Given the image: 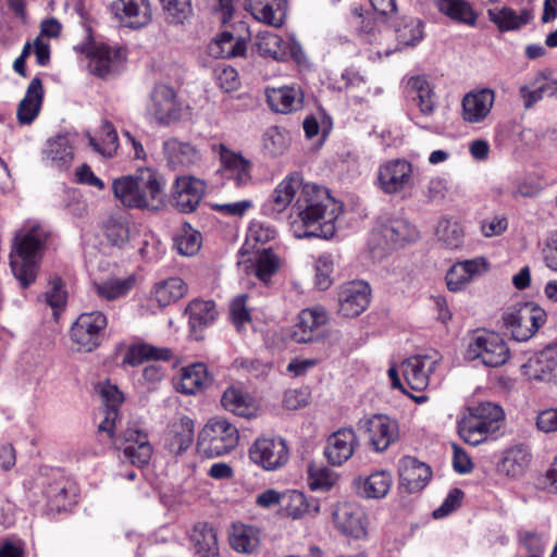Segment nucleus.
<instances>
[{
    "instance_id": "1",
    "label": "nucleus",
    "mask_w": 557,
    "mask_h": 557,
    "mask_svg": "<svg viewBox=\"0 0 557 557\" xmlns=\"http://www.w3.org/2000/svg\"><path fill=\"white\" fill-rule=\"evenodd\" d=\"M295 197L290 215L294 235L297 238H331L335 234V222L342 207L327 189L315 184H304L297 173L288 175L271 195L272 211L283 212Z\"/></svg>"
},
{
    "instance_id": "2",
    "label": "nucleus",
    "mask_w": 557,
    "mask_h": 557,
    "mask_svg": "<svg viewBox=\"0 0 557 557\" xmlns=\"http://www.w3.org/2000/svg\"><path fill=\"white\" fill-rule=\"evenodd\" d=\"M163 178L151 169H141L135 175L113 180L112 191L122 206L157 210L164 199Z\"/></svg>"
},
{
    "instance_id": "3",
    "label": "nucleus",
    "mask_w": 557,
    "mask_h": 557,
    "mask_svg": "<svg viewBox=\"0 0 557 557\" xmlns=\"http://www.w3.org/2000/svg\"><path fill=\"white\" fill-rule=\"evenodd\" d=\"M49 233L38 223L21 228L14 237L10 265L23 287L35 282Z\"/></svg>"
},
{
    "instance_id": "4",
    "label": "nucleus",
    "mask_w": 557,
    "mask_h": 557,
    "mask_svg": "<svg viewBox=\"0 0 557 557\" xmlns=\"http://www.w3.org/2000/svg\"><path fill=\"white\" fill-rule=\"evenodd\" d=\"M503 419L502 407L493 403H482L468 408V413L458 422V434L466 443L476 446L499 430Z\"/></svg>"
},
{
    "instance_id": "5",
    "label": "nucleus",
    "mask_w": 557,
    "mask_h": 557,
    "mask_svg": "<svg viewBox=\"0 0 557 557\" xmlns=\"http://www.w3.org/2000/svg\"><path fill=\"white\" fill-rule=\"evenodd\" d=\"M239 441L237 428L224 418L210 419L199 432L197 450L200 455L214 458L233 450Z\"/></svg>"
},
{
    "instance_id": "6",
    "label": "nucleus",
    "mask_w": 557,
    "mask_h": 557,
    "mask_svg": "<svg viewBox=\"0 0 557 557\" xmlns=\"http://www.w3.org/2000/svg\"><path fill=\"white\" fill-rule=\"evenodd\" d=\"M419 237L417 228L405 219L379 222L371 232L369 247L373 253L384 255Z\"/></svg>"
},
{
    "instance_id": "7",
    "label": "nucleus",
    "mask_w": 557,
    "mask_h": 557,
    "mask_svg": "<svg viewBox=\"0 0 557 557\" xmlns=\"http://www.w3.org/2000/svg\"><path fill=\"white\" fill-rule=\"evenodd\" d=\"M510 350L505 339L495 332H483L473 336L467 348L469 360H479L483 366L497 368L505 364Z\"/></svg>"
},
{
    "instance_id": "8",
    "label": "nucleus",
    "mask_w": 557,
    "mask_h": 557,
    "mask_svg": "<svg viewBox=\"0 0 557 557\" xmlns=\"http://www.w3.org/2000/svg\"><path fill=\"white\" fill-rule=\"evenodd\" d=\"M545 320L546 314L544 310L530 302L524 304L518 309H510L503 314L505 327L517 342H524L531 338L545 323Z\"/></svg>"
},
{
    "instance_id": "9",
    "label": "nucleus",
    "mask_w": 557,
    "mask_h": 557,
    "mask_svg": "<svg viewBox=\"0 0 557 557\" xmlns=\"http://www.w3.org/2000/svg\"><path fill=\"white\" fill-rule=\"evenodd\" d=\"M250 460L267 471L282 468L289 458L286 441L280 436H259L249 448Z\"/></svg>"
},
{
    "instance_id": "10",
    "label": "nucleus",
    "mask_w": 557,
    "mask_h": 557,
    "mask_svg": "<svg viewBox=\"0 0 557 557\" xmlns=\"http://www.w3.org/2000/svg\"><path fill=\"white\" fill-rule=\"evenodd\" d=\"M107 324V317L101 311L82 313L71 327V338L79 350L92 351L100 345Z\"/></svg>"
},
{
    "instance_id": "11",
    "label": "nucleus",
    "mask_w": 557,
    "mask_h": 557,
    "mask_svg": "<svg viewBox=\"0 0 557 557\" xmlns=\"http://www.w3.org/2000/svg\"><path fill=\"white\" fill-rule=\"evenodd\" d=\"M212 151L219 156V173L234 182L237 187L247 186L252 181V162L240 152L231 150L224 144L213 145Z\"/></svg>"
},
{
    "instance_id": "12",
    "label": "nucleus",
    "mask_w": 557,
    "mask_h": 557,
    "mask_svg": "<svg viewBox=\"0 0 557 557\" xmlns=\"http://www.w3.org/2000/svg\"><path fill=\"white\" fill-rule=\"evenodd\" d=\"M358 425L368 433L370 445L376 453L385 451L399 438L397 421L385 414L360 419Z\"/></svg>"
},
{
    "instance_id": "13",
    "label": "nucleus",
    "mask_w": 557,
    "mask_h": 557,
    "mask_svg": "<svg viewBox=\"0 0 557 557\" xmlns=\"http://www.w3.org/2000/svg\"><path fill=\"white\" fill-rule=\"evenodd\" d=\"M370 297L371 288L367 282H347L338 293V312L346 318H356L368 308Z\"/></svg>"
},
{
    "instance_id": "14",
    "label": "nucleus",
    "mask_w": 557,
    "mask_h": 557,
    "mask_svg": "<svg viewBox=\"0 0 557 557\" xmlns=\"http://www.w3.org/2000/svg\"><path fill=\"white\" fill-rule=\"evenodd\" d=\"M117 440L122 441L120 449H122L125 460L138 468L148 465L152 456V446L147 433L137 428H127L119 435Z\"/></svg>"
},
{
    "instance_id": "15",
    "label": "nucleus",
    "mask_w": 557,
    "mask_h": 557,
    "mask_svg": "<svg viewBox=\"0 0 557 557\" xmlns=\"http://www.w3.org/2000/svg\"><path fill=\"white\" fill-rule=\"evenodd\" d=\"M495 102V91L491 88H474L461 100V119L469 124L486 120Z\"/></svg>"
},
{
    "instance_id": "16",
    "label": "nucleus",
    "mask_w": 557,
    "mask_h": 557,
    "mask_svg": "<svg viewBox=\"0 0 557 557\" xmlns=\"http://www.w3.org/2000/svg\"><path fill=\"white\" fill-rule=\"evenodd\" d=\"M112 11L119 22L128 28L138 29L152 21L149 0H115Z\"/></svg>"
},
{
    "instance_id": "17",
    "label": "nucleus",
    "mask_w": 557,
    "mask_h": 557,
    "mask_svg": "<svg viewBox=\"0 0 557 557\" xmlns=\"http://www.w3.org/2000/svg\"><path fill=\"white\" fill-rule=\"evenodd\" d=\"M206 190L203 181L194 176L177 177L172 195L173 206L183 213L196 210Z\"/></svg>"
},
{
    "instance_id": "18",
    "label": "nucleus",
    "mask_w": 557,
    "mask_h": 557,
    "mask_svg": "<svg viewBox=\"0 0 557 557\" xmlns=\"http://www.w3.org/2000/svg\"><path fill=\"white\" fill-rule=\"evenodd\" d=\"M151 114L161 124H171L181 116V106L174 89L168 85H157L151 92Z\"/></svg>"
},
{
    "instance_id": "19",
    "label": "nucleus",
    "mask_w": 557,
    "mask_h": 557,
    "mask_svg": "<svg viewBox=\"0 0 557 557\" xmlns=\"http://www.w3.org/2000/svg\"><path fill=\"white\" fill-rule=\"evenodd\" d=\"M364 518L363 510L354 503L339 504L333 512L336 529L354 539H362L367 535Z\"/></svg>"
},
{
    "instance_id": "20",
    "label": "nucleus",
    "mask_w": 557,
    "mask_h": 557,
    "mask_svg": "<svg viewBox=\"0 0 557 557\" xmlns=\"http://www.w3.org/2000/svg\"><path fill=\"white\" fill-rule=\"evenodd\" d=\"M412 166L401 159L391 160L379 169V183L386 194H396L406 188L411 180Z\"/></svg>"
},
{
    "instance_id": "21",
    "label": "nucleus",
    "mask_w": 557,
    "mask_h": 557,
    "mask_svg": "<svg viewBox=\"0 0 557 557\" xmlns=\"http://www.w3.org/2000/svg\"><path fill=\"white\" fill-rule=\"evenodd\" d=\"M87 57L90 72L99 77H106L117 71L124 59V51L104 45H92L87 50Z\"/></svg>"
},
{
    "instance_id": "22",
    "label": "nucleus",
    "mask_w": 557,
    "mask_h": 557,
    "mask_svg": "<svg viewBox=\"0 0 557 557\" xmlns=\"http://www.w3.org/2000/svg\"><path fill=\"white\" fill-rule=\"evenodd\" d=\"M399 484L409 493L422 490L431 479L430 467L414 457L406 456L398 465Z\"/></svg>"
},
{
    "instance_id": "23",
    "label": "nucleus",
    "mask_w": 557,
    "mask_h": 557,
    "mask_svg": "<svg viewBox=\"0 0 557 557\" xmlns=\"http://www.w3.org/2000/svg\"><path fill=\"white\" fill-rule=\"evenodd\" d=\"M357 443L352 429H339L329 436L324 455L331 465L342 466L352 456Z\"/></svg>"
},
{
    "instance_id": "24",
    "label": "nucleus",
    "mask_w": 557,
    "mask_h": 557,
    "mask_svg": "<svg viewBox=\"0 0 557 557\" xmlns=\"http://www.w3.org/2000/svg\"><path fill=\"white\" fill-rule=\"evenodd\" d=\"M436 361L428 356H412L403 362V374L413 391H423L429 385V374L435 369Z\"/></svg>"
},
{
    "instance_id": "25",
    "label": "nucleus",
    "mask_w": 557,
    "mask_h": 557,
    "mask_svg": "<svg viewBox=\"0 0 557 557\" xmlns=\"http://www.w3.org/2000/svg\"><path fill=\"white\" fill-rule=\"evenodd\" d=\"M102 404L104 406V418L98 426V431L107 433L110 440L114 438L116 424L119 422V407L124 397L115 385L106 384L100 391Z\"/></svg>"
},
{
    "instance_id": "26",
    "label": "nucleus",
    "mask_w": 557,
    "mask_h": 557,
    "mask_svg": "<svg viewBox=\"0 0 557 557\" xmlns=\"http://www.w3.org/2000/svg\"><path fill=\"white\" fill-rule=\"evenodd\" d=\"M44 100V87L39 77H34L24 98L20 101L16 109L17 122L21 125L32 124L39 115Z\"/></svg>"
},
{
    "instance_id": "27",
    "label": "nucleus",
    "mask_w": 557,
    "mask_h": 557,
    "mask_svg": "<svg viewBox=\"0 0 557 557\" xmlns=\"http://www.w3.org/2000/svg\"><path fill=\"white\" fill-rule=\"evenodd\" d=\"M163 154L173 170L188 168L200 159L195 146L176 138H170L163 143Z\"/></svg>"
},
{
    "instance_id": "28",
    "label": "nucleus",
    "mask_w": 557,
    "mask_h": 557,
    "mask_svg": "<svg viewBox=\"0 0 557 557\" xmlns=\"http://www.w3.org/2000/svg\"><path fill=\"white\" fill-rule=\"evenodd\" d=\"M287 0H245L246 10L260 22L280 27L283 24Z\"/></svg>"
},
{
    "instance_id": "29",
    "label": "nucleus",
    "mask_w": 557,
    "mask_h": 557,
    "mask_svg": "<svg viewBox=\"0 0 557 557\" xmlns=\"http://www.w3.org/2000/svg\"><path fill=\"white\" fill-rule=\"evenodd\" d=\"M327 321L326 312L320 308L304 309L298 315V322L293 332L297 343H308L314 337L317 330Z\"/></svg>"
},
{
    "instance_id": "30",
    "label": "nucleus",
    "mask_w": 557,
    "mask_h": 557,
    "mask_svg": "<svg viewBox=\"0 0 557 557\" xmlns=\"http://www.w3.org/2000/svg\"><path fill=\"white\" fill-rule=\"evenodd\" d=\"M221 404L225 410L244 418H251L258 411L253 398L238 386L227 387L222 395Z\"/></svg>"
},
{
    "instance_id": "31",
    "label": "nucleus",
    "mask_w": 557,
    "mask_h": 557,
    "mask_svg": "<svg viewBox=\"0 0 557 557\" xmlns=\"http://www.w3.org/2000/svg\"><path fill=\"white\" fill-rule=\"evenodd\" d=\"M530 380L549 382L557 369V352L553 349H545L536 354L523 367Z\"/></svg>"
},
{
    "instance_id": "32",
    "label": "nucleus",
    "mask_w": 557,
    "mask_h": 557,
    "mask_svg": "<svg viewBox=\"0 0 557 557\" xmlns=\"http://www.w3.org/2000/svg\"><path fill=\"white\" fill-rule=\"evenodd\" d=\"M395 50L413 48L424 38V22L418 17L404 16L395 25Z\"/></svg>"
},
{
    "instance_id": "33",
    "label": "nucleus",
    "mask_w": 557,
    "mask_h": 557,
    "mask_svg": "<svg viewBox=\"0 0 557 557\" xmlns=\"http://www.w3.org/2000/svg\"><path fill=\"white\" fill-rule=\"evenodd\" d=\"M194 441V421L188 417L174 422L166 434L165 444L169 450L175 455L184 453Z\"/></svg>"
},
{
    "instance_id": "34",
    "label": "nucleus",
    "mask_w": 557,
    "mask_h": 557,
    "mask_svg": "<svg viewBox=\"0 0 557 557\" xmlns=\"http://www.w3.org/2000/svg\"><path fill=\"white\" fill-rule=\"evenodd\" d=\"M228 541L234 550L240 554H255L260 546V532L252 525L233 523Z\"/></svg>"
},
{
    "instance_id": "35",
    "label": "nucleus",
    "mask_w": 557,
    "mask_h": 557,
    "mask_svg": "<svg viewBox=\"0 0 557 557\" xmlns=\"http://www.w3.org/2000/svg\"><path fill=\"white\" fill-rule=\"evenodd\" d=\"M393 478L389 472L380 470L371 473L369 476L356 480L358 492L366 498H384L391 490Z\"/></svg>"
},
{
    "instance_id": "36",
    "label": "nucleus",
    "mask_w": 557,
    "mask_h": 557,
    "mask_svg": "<svg viewBox=\"0 0 557 557\" xmlns=\"http://www.w3.org/2000/svg\"><path fill=\"white\" fill-rule=\"evenodd\" d=\"M487 16L488 20L503 33L517 30L527 25L532 18L530 11L523 10L518 14L509 7H503L502 9H488Z\"/></svg>"
},
{
    "instance_id": "37",
    "label": "nucleus",
    "mask_w": 557,
    "mask_h": 557,
    "mask_svg": "<svg viewBox=\"0 0 557 557\" xmlns=\"http://www.w3.org/2000/svg\"><path fill=\"white\" fill-rule=\"evenodd\" d=\"M190 540L196 553L201 557H220L215 530L207 522H199L193 528Z\"/></svg>"
},
{
    "instance_id": "38",
    "label": "nucleus",
    "mask_w": 557,
    "mask_h": 557,
    "mask_svg": "<svg viewBox=\"0 0 557 557\" xmlns=\"http://www.w3.org/2000/svg\"><path fill=\"white\" fill-rule=\"evenodd\" d=\"M208 380V371L205 363L197 362L181 370L176 391L185 395H195L200 392Z\"/></svg>"
},
{
    "instance_id": "39",
    "label": "nucleus",
    "mask_w": 557,
    "mask_h": 557,
    "mask_svg": "<svg viewBox=\"0 0 557 557\" xmlns=\"http://www.w3.org/2000/svg\"><path fill=\"white\" fill-rule=\"evenodd\" d=\"M246 50V39L234 37L230 32H223L209 45V54L213 58L230 59L242 57Z\"/></svg>"
},
{
    "instance_id": "40",
    "label": "nucleus",
    "mask_w": 557,
    "mask_h": 557,
    "mask_svg": "<svg viewBox=\"0 0 557 557\" xmlns=\"http://www.w3.org/2000/svg\"><path fill=\"white\" fill-rule=\"evenodd\" d=\"M407 91L422 114L430 115L433 113L435 108L434 92L425 76L411 77L407 83Z\"/></svg>"
},
{
    "instance_id": "41",
    "label": "nucleus",
    "mask_w": 557,
    "mask_h": 557,
    "mask_svg": "<svg viewBox=\"0 0 557 557\" xmlns=\"http://www.w3.org/2000/svg\"><path fill=\"white\" fill-rule=\"evenodd\" d=\"M270 107L280 113H290L302 107V96L299 90L284 86L268 91Z\"/></svg>"
},
{
    "instance_id": "42",
    "label": "nucleus",
    "mask_w": 557,
    "mask_h": 557,
    "mask_svg": "<svg viewBox=\"0 0 557 557\" xmlns=\"http://www.w3.org/2000/svg\"><path fill=\"white\" fill-rule=\"evenodd\" d=\"M173 357V351L166 347H157L147 343L136 344L129 347L123 358V362L129 366H137L145 360L169 361Z\"/></svg>"
},
{
    "instance_id": "43",
    "label": "nucleus",
    "mask_w": 557,
    "mask_h": 557,
    "mask_svg": "<svg viewBox=\"0 0 557 557\" xmlns=\"http://www.w3.org/2000/svg\"><path fill=\"white\" fill-rule=\"evenodd\" d=\"M436 8L457 23L469 26H474L476 23L478 14L466 0H437Z\"/></svg>"
},
{
    "instance_id": "44",
    "label": "nucleus",
    "mask_w": 557,
    "mask_h": 557,
    "mask_svg": "<svg viewBox=\"0 0 557 557\" xmlns=\"http://www.w3.org/2000/svg\"><path fill=\"white\" fill-rule=\"evenodd\" d=\"M186 312L189 314L190 330L197 338V332L212 323L216 317L215 305L209 300H194L189 302Z\"/></svg>"
},
{
    "instance_id": "45",
    "label": "nucleus",
    "mask_w": 557,
    "mask_h": 557,
    "mask_svg": "<svg viewBox=\"0 0 557 557\" xmlns=\"http://www.w3.org/2000/svg\"><path fill=\"white\" fill-rule=\"evenodd\" d=\"M136 278L129 275L124 278L110 277L101 282L94 283L96 294L106 300H115L127 295L135 286Z\"/></svg>"
},
{
    "instance_id": "46",
    "label": "nucleus",
    "mask_w": 557,
    "mask_h": 557,
    "mask_svg": "<svg viewBox=\"0 0 557 557\" xmlns=\"http://www.w3.org/2000/svg\"><path fill=\"white\" fill-rule=\"evenodd\" d=\"M437 242L446 249H458L463 245L465 232L457 221L443 218L435 228Z\"/></svg>"
},
{
    "instance_id": "47",
    "label": "nucleus",
    "mask_w": 557,
    "mask_h": 557,
    "mask_svg": "<svg viewBox=\"0 0 557 557\" xmlns=\"http://www.w3.org/2000/svg\"><path fill=\"white\" fill-rule=\"evenodd\" d=\"M260 55L283 61L287 58L286 46L283 39L272 32H259L255 42Z\"/></svg>"
},
{
    "instance_id": "48",
    "label": "nucleus",
    "mask_w": 557,
    "mask_h": 557,
    "mask_svg": "<svg viewBox=\"0 0 557 557\" xmlns=\"http://www.w3.org/2000/svg\"><path fill=\"white\" fill-rule=\"evenodd\" d=\"M187 293V284L181 277H170L156 284L153 296L158 304L165 307L177 301Z\"/></svg>"
},
{
    "instance_id": "49",
    "label": "nucleus",
    "mask_w": 557,
    "mask_h": 557,
    "mask_svg": "<svg viewBox=\"0 0 557 557\" xmlns=\"http://www.w3.org/2000/svg\"><path fill=\"white\" fill-rule=\"evenodd\" d=\"M104 237L112 246L123 247L129 240V225L121 215H110L102 223Z\"/></svg>"
},
{
    "instance_id": "50",
    "label": "nucleus",
    "mask_w": 557,
    "mask_h": 557,
    "mask_svg": "<svg viewBox=\"0 0 557 557\" xmlns=\"http://www.w3.org/2000/svg\"><path fill=\"white\" fill-rule=\"evenodd\" d=\"M350 14L351 23L358 36L370 44L376 40V22L374 17L369 12H364L361 5L352 7Z\"/></svg>"
},
{
    "instance_id": "51",
    "label": "nucleus",
    "mask_w": 557,
    "mask_h": 557,
    "mask_svg": "<svg viewBox=\"0 0 557 557\" xmlns=\"http://www.w3.org/2000/svg\"><path fill=\"white\" fill-rule=\"evenodd\" d=\"M159 2L169 24H183L193 15L190 0H159Z\"/></svg>"
},
{
    "instance_id": "52",
    "label": "nucleus",
    "mask_w": 557,
    "mask_h": 557,
    "mask_svg": "<svg viewBox=\"0 0 557 557\" xmlns=\"http://www.w3.org/2000/svg\"><path fill=\"white\" fill-rule=\"evenodd\" d=\"M47 154L58 168L67 166L74 157L70 138L67 136L60 135L50 140Z\"/></svg>"
},
{
    "instance_id": "53",
    "label": "nucleus",
    "mask_w": 557,
    "mask_h": 557,
    "mask_svg": "<svg viewBox=\"0 0 557 557\" xmlns=\"http://www.w3.org/2000/svg\"><path fill=\"white\" fill-rule=\"evenodd\" d=\"M174 246L180 255L194 256L201 247V235L190 225H184L174 238Z\"/></svg>"
},
{
    "instance_id": "54",
    "label": "nucleus",
    "mask_w": 557,
    "mask_h": 557,
    "mask_svg": "<svg viewBox=\"0 0 557 557\" xmlns=\"http://www.w3.org/2000/svg\"><path fill=\"white\" fill-rule=\"evenodd\" d=\"M280 268V260L271 249L262 250L253 265L255 275L263 283L269 284L271 277L277 272Z\"/></svg>"
},
{
    "instance_id": "55",
    "label": "nucleus",
    "mask_w": 557,
    "mask_h": 557,
    "mask_svg": "<svg viewBox=\"0 0 557 557\" xmlns=\"http://www.w3.org/2000/svg\"><path fill=\"white\" fill-rule=\"evenodd\" d=\"M530 455L522 447H515L510 449L504 460L503 467L506 468L508 473L516 475L529 463Z\"/></svg>"
},
{
    "instance_id": "56",
    "label": "nucleus",
    "mask_w": 557,
    "mask_h": 557,
    "mask_svg": "<svg viewBox=\"0 0 557 557\" xmlns=\"http://www.w3.org/2000/svg\"><path fill=\"white\" fill-rule=\"evenodd\" d=\"M247 295L242 294L235 297L230 305L231 319L238 332H242L250 322V314L246 308Z\"/></svg>"
},
{
    "instance_id": "57",
    "label": "nucleus",
    "mask_w": 557,
    "mask_h": 557,
    "mask_svg": "<svg viewBox=\"0 0 557 557\" xmlns=\"http://www.w3.org/2000/svg\"><path fill=\"white\" fill-rule=\"evenodd\" d=\"M288 147L287 135L277 127H272L265 133L264 148L272 156L282 154Z\"/></svg>"
},
{
    "instance_id": "58",
    "label": "nucleus",
    "mask_w": 557,
    "mask_h": 557,
    "mask_svg": "<svg viewBox=\"0 0 557 557\" xmlns=\"http://www.w3.org/2000/svg\"><path fill=\"white\" fill-rule=\"evenodd\" d=\"M338 475L329 468H318L310 470V487L312 490L327 491L337 482Z\"/></svg>"
},
{
    "instance_id": "59",
    "label": "nucleus",
    "mask_w": 557,
    "mask_h": 557,
    "mask_svg": "<svg viewBox=\"0 0 557 557\" xmlns=\"http://www.w3.org/2000/svg\"><path fill=\"white\" fill-rule=\"evenodd\" d=\"M46 302L54 310H62L66 304V292L63 288L61 278L55 277L50 281V287L45 293Z\"/></svg>"
},
{
    "instance_id": "60",
    "label": "nucleus",
    "mask_w": 557,
    "mask_h": 557,
    "mask_svg": "<svg viewBox=\"0 0 557 557\" xmlns=\"http://www.w3.org/2000/svg\"><path fill=\"white\" fill-rule=\"evenodd\" d=\"M216 84L225 92L236 90L240 85L237 71L232 66H224L218 70Z\"/></svg>"
},
{
    "instance_id": "61",
    "label": "nucleus",
    "mask_w": 557,
    "mask_h": 557,
    "mask_svg": "<svg viewBox=\"0 0 557 557\" xmlns=\"http://www.w3.org/2000/svg\"><path fill=\"white\" fill-rule=\"evenodd\" d=\"M275 230L262 223H252L247 232V243L265 244L275 237Z\"/></svg>"
},
{
    "instance_id": "62",
    "label": "nucleus",
    "mask_w": 557,
    "mask_h": 557,
    "mask_svg": "<svg viewBox=\"0 0 557 557\" xmlns=\"http://www.w3.org/2000/svg\"><path fill=\"white\" fill-rule=\"evenodd\" d=\"M520 548L525 552L527 555H536L542 557L544 550V544L540 534L534 532H524L520 535L519 540Z\"/></svg>"
},
{
    "instance_id": "63",
    "label": "nucleus",
    "mask_w": 557,
    "mask_h": 557,
    "mask_svg": "<svg viewBox=\"0 0 557 557\" xmlns=\"http://www.w3.org/2000/svg\"><path fill=\"white\" fill-rule=\"evenodd\" d=\"M470 280L459 262L455 263L446 274L447 288L450 292L462 289Z\"/></svg>"
},
{
    "instance_id": "64",
    "label": "nucleus",
    "mask_w": 557,
    "mask_h": 557,
    "mask_svg": "<svg viewBox=\"0 0 557 557\" xmlns=\"http://www.w3.org/2000/svg\"><path fill=\"white\" fill-rule=\"evenodd\" d=\"M533 83L536 85L539 91H541L544 97L556 95L557 75H553L552 71L546 70L539 73L534 77Z\"/></svg>"
}]
</instances>
